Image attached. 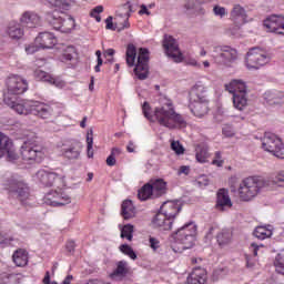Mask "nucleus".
I'll return each instance as SVG.
<instances>
[{
    "label": "nucleus",
    "mask_w": 284,
    "mask_h": 284,
    "mask_svg": "<svg viewBox=\"0 0 284 284\" xmlns=\"http://www.w3.org/2000/svg\"><path fill=\"white\" fill-rule=\"evenodd\" d=\"M161 103L162 105L156 106L154 111H152V106H150V103H143L142 113L144 114L145 119H148V121H158L160 125H163V128H169V130H176V128H186L187 122H185L183 115L174 111L172 100L163 98L161 100Z\"/></svg>",
    "instance_id": "obj_1"
},
{
    "label": "nucleus",
    "mask_w": 284,
    "mask_h": 284,
    "mask_svg": "<svg viewBox=\"0 0 284 284\" xmlns=\"http://www.w3.org/2000/svg\"><path fill=\"white\" fill-rule=\"evenodd\" d=\"M50 6L58 8L47 14V21L52 26L54 30H59L64 34H70L74 30L77 23L74 18L65 14L63 10H70L74 6L75 0H48ZM60 10V11H59Z\"/></svg>",
    "instance_id": "obj_2"
},
{
    "label": "nucleus",
    "mask_w": 284,
    "mask_h": 284,
    "mask_svg": "<svg viewBox=\"0 0 284 284\" xmlns=\"http://www.w3.org/2000/svg\"><path fill=\"white\" fill-rule=\"evenodd\" d=\"M6 105L11 108L17 114H33L39 119H52V114H54L52 105L41 101L23 100L16 102L10 100V98H6Z\"/></svg>",
    "instance_id": "obj_3"
},
{
    "label": "nucleus",
    "mask_w": 284,
    "mask_h": 284,
    "mask_svg": "<svg viewBox=\"0 0 284 284\" xmlns=\"http://www.w3.org/2000/svg\"><path fill=\"white\" fill-rule=\"evenodd\" d=\"M126 65L134 68V74L140 81H145L150 74V51L140 48L136 57V47L132 43L126 47Z\"/></svg>",
    "instance_id": "obj_4"
},
{
    "label": "nucleus",
    "mask_w": 284,
    "mask_h": 284,
    "mask_svg": "<svg viewBox=\"0 0 284 284\" xmlns=\"http://www.w3.org/2000/svg\"><path fill=\"white\" fill-rule=\"evenodd\" d=\"M174 243L171 245L175 254H181L185 250H192L196 243V224L189 222L173 234Z\"/></svg>",
    "instance_id": "obj_5"
},
{
    "label": "nucleus",
    "mask_w": 284,
    "mask_h": 284,
    "mask_svg": "<svg viewBox=\"0 0 284 284\" xmlns=\"http://www.w3.org/2000/svg\"><path fill=\"white\" fill-rule=\"evenodd\" d=\"M189 108L199 119H203L207 114L209 101H207V88L197 82L190 92V104Z\"/></svg>",
    "instance_id": "obj_6"
},
{
    "label": "nucleus",
    "mask_w": 284,
    "mask_h": 284,
    "mask_svg": "<svg viewBox=\"0 0 284 284\" xmlns=\"http://www.w3.org/2000/svg\"><path fill=\"white\" fill-rule=\"evenodd\" d=\"M265 187H270V181L260 176H250L240 183L239 196L241 201L248 202L256 199Z\"/></svg>",
    "instance_id": "obj_7"
},
{
    "label": "nucleus",
    "mask_w": 284,
    "mask_h": 284,
    "mask_svg": "<svg viewBox=\"0 0 284 284\" xmlns=\"http://www.w3.org/2000/svg\"><path fill=\"white\" fill-rule=\"evenodd\" d=\"M136 10H139V0H126L119 9L120 17L124 18V22H119V19L110 16L108 18V30H113L114 32L128 30L130 28V18Z\"/></svg>",
    "instance_id": "obj_8"
},
{
    "label": "nucleus",
    "mask_w": 284,
    "mask_h": 284,
    "mask_svg": "<svg viewBox=\"0 0 284 284\" xmlns=\"http://www.w3.org/2000/svg\"><path fill=\"white\" fill-rule=\"evenodd\" d=\"M226 92L232 94V101L235 110L243 111L247 108V85L243 80H231L225 84Z\"/></svg>",
    "instance_id": "obj_9"
},
{
    "label": "nucleus",
    "mask_w": 284,
    "mask_h": 284,
    "mask_svg": "<svg viewBox=\"0 0 284 284\" xmlns=\"http://www.w3.org/2000/svg\"><path fill=\"white\" fill-rule=\"evenodd\" d=\"M6 88L7 93H4L3 101L6 103V99H10L16 103H21V101L17 95L23 94L28 91V81L23 79L21 75L11 74L6 79Z\"/></svg>",
    "instance_id": "obj_10"
},
{
    "label": "nucleus",
    "mask_w": 284,
    "mask_h": 284,
    "mask_svg": "<svg viewBox=\"0 0 284 284\" xmlns=\"http://www.w3.org/2000/svg\"><path fill=\"white\" fill-rule=\"evenodd\" d=\"M20 154L27 163H41L45 159V148L37 141L28 140L22 144Z\"/></svg>",
    "instance_id": "obj_11"
},
{
    "label": "nucleus",
    "mask_w": 284,
    "mask_h": 284,
    "mask_svg": "<svg viewBox=\"0 0 284 284\" xmlns=\"http://www.w3.org/2000/svg\"><path fill=\"white\" fill-rule=\"evenodd\" d=\"M211 57L216 65L232 68L233 63L239 59V52L230 45H215Z\"/></svg>",
    "instance_id": "obj_12"
},
{
    "label": "nucleus",
    "mask_w": 284,
    "mask_h": 284,
    "mask_svg": "<svg viewBox=\"0 0 284 284\" xmlns=\"http://www.w3.org/2000/svg\"><path fill=\"white\" fill-rule=\"evenodd\" d=\"M4 190H7L10 199H18L21 203L30 199V186L23 180L14 178L7 180Z\"/></svg>",
    "instance_id": "obj_13"
},
{
    "label": "nucleus",
    "mask_w": 284,
    "mask_h": 284,
    "mask_svg": "<svg viewBox=\"0 0 284 284\" xmlns=\"http://www.w3.org/2000/svg\"><path fill=\"white\" fill-rule=\"evenodd\" d=\"M54 189L55 190L45 193L43 197L45 205H50L51 207H63V205H70V203H72V197L65 192V187Z\"/></svg>",
    "instance_id": "obj_14"
},
{
    "label": "nucleus",
    "mask_w": 284,
    "mask_h": 284,
    "mask_svg": "<svg viewBox=\"0 0 284 284\" xmlns=\"http://www.w3.org/2000/svg\"><path fill=\"white\" fill-rule=\"evenodd\" d=\"M262 148L265 152H270L276 159H284V144L274 133H265L262 139Z\"/></svg>",
    "instance_id": "obj_15"
},
{
    "label": "nucleus",
    "mask_w": 284,
    "mask_h": 284,
    "mask_svg": "<svg viewBox=\"0 0 284 284\" xmlns=\"http://www.w3.org/2000/svg\"><path fill=\"white\" fill-rule=\"evenodd\" d=\"M37 179L44 187H57V190L65 187V176L55 172L45 170L38 171Z\"/></svg>",
    "instance_id": "obj_16"
},
{
    "label": "nucleus",
    "mask_w": 284,
    "mask_h": 284,
    "mask_svg": "<svg viewBox=\"0 0 284 284\" xmlns=\"http://www.w3.org/2000/svg\"><path fill=\"white\" fill-rule=\"evenodd\" d=\"M270 63V55L261 48H252L246 54L247 70H258L262 65Z\"/></svg>",
    "instance_id": "obj_17"
},
{
    "label": "nucleus",
    "mask_w": 284,
    "mask_h": 284,
    "mask_svg": "<svg viewBox=\"0 0 284 284\" xmlns=\"http://www.w3.org/2000/svg\"><path fill=\"white\" fill-rule=\"evenodd\" d=\"M83 144L79 140H68L60 148V154L68 161H77L81 156Z\"/></svg>",
    "instance_id": "obj_18"
},
{
    "label": "nucleus",
    "mask_w": 284,
    "mask_h": 284,
    "mask_svg": "<svg viewBox=\"0 0 284 284\" xmlns=\"http://www.w3.org/2000/svg\"><path fill=\"white\" fill-rule=\"evenodd\" d=\"M162 45L164 48L166 57L174 59L176 63H181L183 61V55L181 54V50L179 49V42L176 41V39H174V37L165 34Z\"/></svg>",
    "instance_id": "obj_19"
},
{
    "label": "nucleus",
    "mask_w": 284,
    "mask_h": 284,
    "mask_svg": "<svg viewBox=\"0 0 284 284\" xmlns=\"http://www.w3.org/2000/svg\"><path fill=\"white\" fill-rule=\"evenodd\" d=\"M8 155L10 161H17V152L14 151V142L10 136L6 135L3 132H0V159Z\"/></svg>",
    "instance_id": "obj_20"
},
{
    "label": "nucleus",
    "mask_w": 284,
    "mask_h": 284,
    "mask_svg": "<svg viewBox=\"0 0 284 284\" xmlns=\"http://www.w3.org/2000/svg\"><path fill=\"white\" fill-rule=\"evenodd\" d=\"M264 28L268 32L284 36V17L283 16H270L264 20Z\"/></svg>",
    "instance_id": "obj_21"
},
{
    "label": "nucleus",
    "mask_w": 284,
    "mask_h": 284,
    "mask_svg": "<svg viewBox=\"0 0 284 284\" xmlns=\"http://www.w3.org/2000/svg\"><path fill=\"white\" fill-rule=\"evenodd\" d=\"M36 45L41 50H52L57 45V36L52 32H41L34 40Z\"/></svg>",
    "instance_id": "obj_22"
},
{
    "label": "nucleus",
    "mask_w": 284,
    "mask_h": 284,
    "mask_svg": "<svg viewBox=\"0 0 284 284\" xmlns=\"http://www.w3.org/2000/svg\"><path fill=\"white\" fill-rule=\"evenodd\" d=\"M33 74L37 81H44L51 85H55V88H65V81L61 80V78H54L43 70L37 69Z\"/></svg>",
    "instance_id": "obj_23"
},
{
    "label": "nucleus",
    "mask_w": 284,
    "mask_h": 284,
    "mask_svg": "<svg viewBox=\"0 0 284 284\" xmlns=\"http://www.w3.org/2000/svg\"><path fill=\"white\" fill-rule=\"evenodd\" d=\"M154 227H158L161 232H170L172 230V224L174 223V220L168 217V215H164L161 211H159L152 221Z\"/></svg>",
    "instance_id": "obj_24"
},
{
    "label": "nucleus",
    "mask_w": 284,
    "mask_h": 284,
    "mask_svg": "<svg viewBox=\"0 0 284 284\" xmlns=\"http://www.w3.org/2000/svg\"><path fill=\"white\" fill-rule=\"evenodd\" d=\"M216 210L224 212L225 210L232 207V200L230 199V193L225 189H220L216 195Z\"/></svg>",
    "instance_id": "obj_25"
},
{
    "label": "nucleus",
    "mask_w": 284,
    "mask_h": 284,
    "mask_svg": "<svg viewBox=\"0 0 284 284\" xmlns=\"http://www.w3.org/2000/svg\"><path fill=\"white\" fill-rule=\"evenodd\" d=\"M20 23L26 28H39L41 26V17L32 11H26L20 18Z\"/></svg>",
    "instance_id": "obj_26"
},
{
    "label": "nucleus",
    "mask_w": 284,
    "mask_h": 284,
    "mask_svg": "<svg viewBox=\"0 0 284 284\" xmlns=\"http://www.w3.org/2000/svg\"><path fill=\"white\" fill-rule=\"evenodd\" d=\"M26 276L17 272H2L0 274V284H23Z\"/></svg>",
    "instance_id": "obj_27"
},
{
    "label": "nucleus",
    "mask_w": 284,
    "mask_h": 284,
    "mask_svg": "<svg viewBox=\"0 0 284 284\" xmlns=\"http://www.w3.org/2000/svg\"><path fill=\"white\" fill-rule=\"evenodd\" d=\"M160 212L170 217L171 221H174V219H176V214L181 212V205L176 202L168 201L161 205Z\"/></svg>",
    "instance_id": "obj_28"
},
{
    "label": "nucleus",
    "mask_w": 284,
    "mask_h": 284,
    "mask_svg": "<svg viewBox=\"0 0 284 284\" xmlns=\"http://www.w3.org/2000/svg\"><path fill=\"white\" fill-rule=\"evenodd\" d=\"M62 63L72 68L77 63V49L72 45L67 47L63 49L62 54L59 57Z\"/></svg>",
    "instance_id": "obj_29"
},
{
    "label": "nucleus",
    "mask_w": 284,
    "mask_h": 284,
    "mask_svg": "<svg viewBox=\"0 0 284 284\" xmlns=\"http://www.w3.org/2000/svg\"><path fill=\"white\" fill-rule=\"evenodd\" d=\"M121 216L124 221H130L136 216V207L131 200H124L121 205Z\"/></svg>",
    "instance_id": "obj_30"
},
{
    "label": "nucleus",
    "mask_w": 284,
    "mask_h": 284,
    "mask_svg": "<svg viewBox=\"0 0 284 284\" xmlns=\"http://www.w3.org/2000/svg\"><path fill=\"white\" fill-rule=\"evenodd\" d=\"M28 258V251L26 248H18L12 254V261L17 267H26Z\"/></svg>",
    "instance_id": "obj_31"
},
{
    "label": "nucleus",
    "mask_w": 284,
    "mask_h": 284,
    "mask_svg": "<svg viewBox=\"0 0 284 284\" xmlns=\"http://www.w3.org/2000/svg\"><path fill=\"white\" fill-rule=\"evenodd\" d=\"M264 99L270 105H277L284 101V93L277 90H270L264 93Z\"/></svg>",
    "instance_id": "obj_32"
},
{
    "label": "nucleus",
    "mask_w": 284,
    "mask_h": 284,
    "mask_svg": "<svg viewBox=\"0 0 284 284\" xmlns=\"http://www.w3.org/2000/svg\"><path fill=\"white\" fill-rule=\"evenodd\" d=\"M231 19L241 23H247V11L241 4H234L231 11Z\"/></svg>",
    "instance_id": "obj_33"
},
{
    "label": "nucleus",
    "mask_w": 284,
    "mask_h": 284,
    "mask_svg": "<svg viewBox=\"0 0 284 284\" xmlns=\"http://www.w3.org/2000/svg\"><path fill=\"white\" fill-rule=\"evenodd\" d=\"M152 187L153 196H163L168 192V184L162 179H158L149 183Z\"/></svg>",
    "instance_id": "obj_34"
},
{
    "label": "nucleus",
    "mask_w": 284,
    "mask_h": 284,
    "mask_svg": "<svg viewBox=\"0 0 284 284\" xmlns=\"http://www.w3.org/2000/svg\"><path fill=\"white\" fill-rule=\"evenodd\" d=\"M186 284H205V272L201 268H195L187 277Z\"/></svg>",
    "instance_id": "obj_35"
},
{
    "label": "nucleus",
    "mask_w": 284,
    "mask_h": 284,
    "mask_svg": "<svg viewBox=\"0 0 284 284\" xmlns=\"http://www.w3.org/2000/svg\"><path fill=\"white\" fill-rule=\"evenodd\" d=\"M7 32L10 39L19 40L23 37V29L21 28V24L17 22H11Z\"/></svg>",
    "instance_id": "obj_36"
},
{
    "label": "nucleus",
    "mask_w": 284,
    "mask_h": 284,
    "mask_svg": "<svg viewBox=\"0 0 284 284\" xmlns=\"http://www.w3.org/2000/svg\"><path fill=\"white\" fill-rule=\"evenodd\" d=\"M217 243L220 247H225V245H230L232 243V231L225 229L222 230L217 236Z\"/></svg>",
    "instance_id": "obj_37"
},
{
    "label": "nucleus",
    "mask_w": 284,
    "mask_h": 284,
    "mask_svg": "<svg viewBox=\"0 0 284 284\" xmlns=\"http://www.w3.org/2000/svg\"><path fill=\"white\" fill-rule=\"evenodd\" d=\"M128 274V262L120 261L113 273L110 274V278H123Z\"/></svg>",
    "instance_id": "obj_38"
},
{
    "label": "nucleus",
    "mask_w": 284,
    "mask_h": 284,
    "mask_svg": "<svg viewBox=\"0 0 284 284\" xmlns=\"http://www.w3.org/2000/svg\"><path fill=\"white\" fill-rule=\"evenodd\" d=\"M184 10L186 14H199L201 4L196 0H186L184 3Z\"/></svg>",
    "instance_id": "obj_39"
},
{
    "label": "nucleus",
    "mask_w": 284,
    "mask_h": 284,
    "mask_svg": "<svg viewBox=\"0 0 284 284\" xmlns=\"http://www.w3.org/2000/svg\"><path fill=\"white\" fill-rule=\"evenodd\" d=\"M254 236L260 241H265V239H270V236H272L271 226H257L254 231Z\"/></svg>",
    "instance_id": "obj_40"
},
{
    "label": "nucleus",
    "mask_w": 284,
    "mask_h": 284,
    "mask_svg": "<svg viewBox=\"0 0 284 284\" xmlns=\"http://www.w3.org/2000/svg\"><path fill=\"white\" fill-rule=\"evenodd\" d=\"M152 196H154V193L150 183L142 186L138 192V199H140V201H148V199H152Z\"/></svg>",
    "instance_id": "obj_41"
},
{
    "label": "nucleus",
    "mask_w": 284,
    "mask_h": 284,
    "mask_svg": "<svg viewBox=\"0 0 284 284\" xmlns=\"http://www.w3.org/2000/svg\"><path fill=\"white\" fill-rule=\"evenodd\" d=\"M210 158V153L207 152V146H197L195 159L197 163H207V159Z\"/></svg>",
    "instance_id": "obj_42"
},
{
    "label": "nucleus",
    "mask_w": 284,
    "mask_h": 284,
    "mask_svg": "<svg viewBox=\"0 0 284 284\" xmlns=\"http://www.w3.org/2000/svg\"><path fill=\"white\" fill-rule=\"evenodd\" d=\"M93 145H94L93 132H92V130H89L87 133V156L89 159L94 158Z\"/></svg>",
    "instance_id": "obj_43"
},
{
    "label": "nucleus",
    "mask_w": 284,
    "mask_h": 284,
    "mask_svg": "<svg viewBox=\"0 0 284 284\" xmlns=\"http://www.w3.org/2000/svg\"><path fill=\"white\" fill-rule=\"evenodd\" d=\"M274 265H275L276 272H278V274L284 275V248L280 251V253L276 255Z\"/></svg>",
    "instance_id": "obj_44"
},
{
    "label": "nucleus",
    "mask_w": 284,
    "mask_h": 284,
    "mask_svg": "<svg viewBox=\"0 0 284 284\" xmlns=\"http://www.w3.org/2000/svg\"><path fill=\"white\" fill-rule=\"evenodd\" d=\"M134 234V225L132 224H125L121 229V237L126 239L128 241H132Z\"/></svg>",
    "instance_id": "obj_45"
},
{
    "label": "nucleus",
    "mask_w": 284,
    "mask_h": 284,
    "mask_svg": "<svg viewBox=\"0 0 284 284\" xmlns=\"http://www.w3.org/2000/svg\"><path fill=\"white\" fill-rule=\"evenodd\" d=\"M120 252H122V254H125V256H129V258H132V261H136V253H134V250H132L130 245L122 244L120 246Z\"/></svg>",
    "instance_id": "obj_46"
},
{
    "label": "nucleus",
    "mask_w": 284,
    "mask_h": 284,
    "mask_svg": "<svg viewBox=\"0 0 284 284\" xmlns=\"http://www.w3.org/2000/svg\"><path fill=\"white\" fill-rule=\"evenodd\" d=\"M268 183L277 185V187H284V171L278 172L272 180H266Z\"/></svg>",
    "instance_id": "obj_47"
},
{
    "label": "nucleus",
    "mask_w": 284,
    "mask_h": 284,
    "mask_svg": "<svg viewBox=\"0 0 284 284\" xmlns=\"http://www.w3.org/2000/svg\"><path fill=\"white\" fill-rule=\"evenodd\" d=\"M101 13H103V6H98L90 11V17L101 23Z\"/></svg>",
    "instance_id": "obj_48"
},
{
    "label": "nucleus",
    "mask_w": 284,
    "mask_h": 284,
    "mask_svg": "<svg viewBox=\"0 0 284 284\" xmlns=\"http://www.w3.org/2000/svg\"><path fill=\"white\" fill-rule=\"evenodd\" d=\"M171 150H173L178 156L185 154V148H183L179 141L171 142Z\"/></svg>",
    "instance_id": "obj_49"
},
{
    "label": "nucleus",
    "mask_w": 284,
    "mask_h": 284,
    "mask_svg": "<svg viewBox=\"0 0 284 284\" xmlns=\"http://www.w3.org/2000/svg\"><path fill=\"white\" fill-rule=\"evenodd\" d=\"M121 154V150L112 149L111 154L108 156V165H116V156Z\"/></svg>",
    "instance_id": "obj_50"
},
{
    "label": "nucleus",
    "mask_w": 284,
    "mask_h": 284,
    "mask_svg": "<svg viewBox=\"0 0 284 284\" xmlns=\"http://www.w3.org/2000/svg\"><path fill=\"white\" fill-rule=\"evenodd\" d=\"M213 14L215 17H220V19H223V17H227V9L221 6H215L213 8Z\"/></svg>",
    "instance_id": "obj_51"
},
{
    "label": "nucleus",
    "mask_w": 284,
    "mask_h": 284,
    "mask_svg": "<svg viewBox=\"0 0 284 284\" xmlns=\"http://www.w3.org/2000/svg\"><path fill=\"white\" fill-rule=\"evenodd\" d=\"M224 163L225 161L223 160L221 151L215 152V156L212 161V165H216V168H223Z\"/></svg>",
    "instance_id": "obj_52"
},
{
    "label": "nucleus",
    "mask_w": 284,
    "mask_h": 284,
    "mask_svg": "<svg viewBox=\"0 0 284 284\" xmlns=\"http://www.w3.org/2000/svg\"><path fill=\"white\" fill-rule=\"evenodd\" d=\"M139 8L140 10L138 11V14H140V17H143V14H146V17H150V14H152V12L150 11V8H148V6L145 4H141V2H139Z\"/></svg>",
    "instance_id": "obj_53"
},
{
    "label": "nucleus",
    "mask_w": 284,
    "mask_h": 284,
    "mask_svg": "<svg viewBox=\"0 0 284 284\" xmlns=\"http://www.w3.org/2000/svg\"><path fill=\"white\" fill-rule=\"evenodd\" d=\"M149 243H150L151 250H154V252H156V250H159V247H161V242L159 240H156L155 237L150 236Z\"/></svg>",
    "instance_id": "obj_54"
},
{
    "label": "nucleus",
    "mask_w": 284,
    "mask_h": 284,
    "mask_svg": "<svg viewBox=\"0 0 284 284\" xmlns=\"http://www.w3.org/2000/svg\"><path fill=\"white\" fill-rule=\"evenodd\" d=\"M196 183L199 187H206V185H210V180L207 179V176L202 175L196 180Z\"/></svg>",
    "instance_id": "obj_55"
},
{
    "label": "nucleus",
    "mask_w": 284,
    "mask_h": 284,
    "mask_svg": "<svg viewBox=\"0 0 284 284\" xmlns=\"http://www.w3.org/2000/svg\"><path fill=\"white\" fill-rule=\"evenodd\" d=\"M39 50H41V48L37 45L36 42L34 44H29L28 47H26L27 54H34V52H39Z\"/></svg>",
    "instance_id": "obj_56"
},
{
    "label": "nucleus",
    "mask_w": 284,
    "mask_h": 284,
    "mask_svg": "<svg viewBox=\"0 0 284 284\" xmlns=\"http://www.w3.org/2000/svg\"><path fill=\"white\" fill-rule=\"evenodd\" d=\"M77 248V243L74 241L69 240L65 244V250L69 254H74V250Z\"/></svg>",
    "instance_id": "obj_57"
},
{
    "label": "nucleus",
    "mask_w": 284,
    "mask_h": 284,
    "mask_svg": "<svg viewBox=\"0 0 284 284\" xmlns=\"http://www.w3.org/2000/svg\"><path fill=\"white\" fill-rule=\"evenodd\" d=\"M245 258H246V267L248 270H254V267H256V258L253 260L250 255H246Z\"/></svg>",
    "instance_id": "obj_58"
},
{
    "label": "nucleus",
    "mask_w": 284,
    "mask_h": 284,
    "mask_svg": "<svg viewBox=\"0 0 284 284\" xmlns=\"http://www.w3.org/2000/svg\"><path fill=\"white\" fill-rule=\"evenodd\" d=\"M12 241H14L12 236L0 234V245H9V243H12Z\"/></svg>",
    "instance_id": "obj_59"
},
{
    "label": "nucleus",
    "mask_w": 284,
    "mask_h": 284,
    "mask_svg": "<svg viewBox=\"0 0 284 284\" xmlns=\"http://www.w3.org/2000/svg\"><path fill=\"white\" fill-rule=\"evenodd\" d=\"M98 64L94 67L95 72H101V65H103V59H101V52L97 51Z\"/></svg>",
    "instance_id": "obj_60"
},
{
    "label": "nucleus",
    "mask_w": 284,
    "mask_h": 284,
    "mask_svg": "<svg viewBox=\"0 0 284 284\" xmlns=\"http://www.w3.org/2000/svg\"><path fill=\"white\" fill-rule=\"evenodd\" d=\"M261 246H258L256 243H252L250 246L251 252L254 256H258V250Z\"/></svg>",
    "instance_id": "obj_61"
},
{
    "label": "nucleus",
    "mask_w": 284,
    "mask_h": 284,
    "mask_svg": "<svg viewBox=\"0 0 284 284\" xmlns=\"http://www.w3.org/2000/svg\"><path fill=\"white\" fill-rule=\"evenodd\" d=\"M179 174H185V175L190 174V166H185V165L181 166L179 170Z\"/></svg>",
    "instance_id": "obj_62"
},
{
    "label": "nucleus",
    "mask_w": 284,
    "mask_h": 284,
    "mask_svg": "<svg viewBox=\"0 0 284 284\" xmlns=\"http://www.w3.org/2000/svg\"><path fill=\"white\" fill-rule=\"evenodd\" d=\"M135 149H136V145H134V142L130 141L126 146L128 152L132 153L134 152Z\"/></svg>",
    "instance_id": "obj_63"
},
{
    "label": "nucleus",
    "mask_w": 284,
    "mask_h": 284,
    "mask_svg": "<svg viewBox=\"0 0 284 284\" xmlns=\"http://www.w3.org/2000/svg\"><path fill=\"white\" fill-rule=\"evenodd\" d=\"M72 281H74V276L68 275V276L63 280L62 284H71Z\"/></svg>",
    "instance_id": "obj_64"
}]
</instances>
